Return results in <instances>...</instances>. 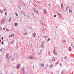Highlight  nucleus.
<instances>
[{
  "instance_id": "1",
  "label": "nucleus",
  "mask_w": 74,
  "mask_h": 74,
  "mask_svg": "<svg viewBox=\"0 0 74 74\" xmlns=\"http://www.w3.org/2000/svg\"><path fill=\"white\" fill-rule=\"evenodd\" d=\"M34 58L33 57H32L31 56H29L28 57V59H34Z\"/></svg>"
},
{
  "instance_id": "2",
  "label": "nucleus",
  "mask_w": 74,
  "mask_h": 74,
  "mask_svg": "<svg viewBox=\"0 0 74 74\" xmlns=\"http://www.w3.org/2000/svg\"><path fill=\"white\" fill-rule=\"evenodd\" d=\"M15 36V35L14 34H12L9 36V37H14Z\"/></svg>"
},
{
  "instance_id": "3",
  "label": "nucleus",
  "mask_w": 74,
  "mask_h": 74,
  "mask_svg": "<svg viewBox=\"0 0 74 74\" xmlns=\"http://www.w3.org/2000/svg\"><path fill=\"white\" fill-rule=\"evenodd\" d=\"M5 49L2 48L0 49L1 51H5Z\"/></svg>"
},
{
  "instance_id": "4",
  "label": "nucleus",
  "mask_w": 74,
  "mask_h": 74,
  "mask_svg": "<svg viewBox=\"0 0 74 74\" xmlns=\"http://www.w3.org/2000/svg\"><path fill=\"white\" fill-rule=\"evenodd\" d=\"M69 7H70V6H69V5H68L66 9V11H67V10L68 9H69Z\"/></svg>"
},
{
  "instance_id": "5",
  "label": "nucleus",
  "mask_w": 74,
  "mask_h": 74,
  "mask_svg": "<svg viewBox=\"0 0 74 74\" xmlns=\"http://www.w3.org/2000/svg\"><path fill=\"white\" fill-rule=\"evenodd\" d=\"M44 14H47V10H45V9H44Z\"/></svg>"
},
{
  "instance_id": "6",
  "label": "nucleus",
  "mask_w": 74,
  "mask_h": 74,
  "mask_svg": "<svg viewBox=\"0 0 74 74\" xmlns=\"http://www.w3.org/2000/svg\"><path fill=\"white\" fill-rule=\"evenodd\" d=\"M14 25L15 26H18V23H14Z\"/></svg>"
},
{
  "instance_id": "7",
  "label": "nucleus",
  "mask_w": 74,
  "mask_h": 74,
  "mask_svg": "<svg viewBox=\"0 0 74 74\" xmlns=\"http://www.w3.org/2000/svg\"><path fill=\"white\" fill-rule=\"evenodd\" d=\"M25 70V68H23V73H24V71Z\"/></svg>"
},
{
  "instance_id": "8",
  "label": "nucleus",
  "mask_w": 74,
  "mask_h": 74,
  "mask_svg": "<svg viewBox=\"0 0 74 74\" xmlns=\"http://www.w3.org/2000/svg\"><path fill=\"white\" fill-rule=\"evenodd\" d=\"M34 10L35 12H37V13H38V11H37V10H35V9H34Z\"/></svg>"
},
{
  "instance_id": "9",
  "label": "nucleus",
  "mask_w": 74,
  "mask_h": 74,
  "mask_svg": "<svg viewBox=\"0 0 74 74\" xmlns=\"http://www.w3.org/2000/svg\"><path fill=\"white\" fill-rule=\"evenodd\" d=\"M69 11L70 13H71V12H72V11H71V9H69Z\"/></svg>"
},
{
  "instance_id": "10",
  "label": "nucleus",
  "mask_w": 74,
  "mask_h": 74,
  "mask_svg": "<svg viewBox=\"0 0 74 74\" xmlns=\"http://www.w3.org/2000/svg\"><path fill=\"white\" fill-rule=\"evenodd\" d=\"M69 51H71V47H69Z\"/></svg>"
},
{
  "instance_id": "11",
  "label": "nucleus",
  "mask_w": 74,
  "mask_h": 74,
  "mask_svg": "<svg viewBox=\"0 0 74 74\" xmlns=\"http://www.w3.org/2000/svg\"><path fill=\"white\" fill-rule=\"evenodd\" d=\"M15 15H16V16H18V14L16 13V12H15Z\"/></svg>"
},
{
  "instance_id": "12",
  "label": "nucleus",
  "mask_w": 74,
  "mask_h": 74,
  "mask_svg": "<svg viewBox=\"0 0 74 74\" xmlns=\"http://www.w3.org/2000/svg\"><path fill=\"white\" fill-rule=\"evenodd\" d=\"M14 41L13 40L11 42L10 44H12V43H14Z\"/></svg>"
},
{
  "instance_id": "13",
  "label": "nucleus",
  "mask_w": 74,
  "mask_h": 74,
  "mask_svg": "<svg viewBox=\"0 0 74 74\" xmlns=\"http://www.w3.org/2000/svg\"><path fill=\"white\" fill-rule=\"evenodd\" d=\"M55 60V58L54 57H53L52 61H54Z\"/></svg>"
},
{
  "instance_id": "14",
  "label": "nucleus",
  "mask_w": 74,
  "mask_h": 74,
  "mask_svg": "<svg viewBox=\"0 0 74 74\" xmlns=\"http://www.w3.org/2000/svg\"><path fill=\"white\" fill-rule=\"evenodd\" d=\"M8 54L7 53L6 56V58H8Z\"/></svg>"
},
{
  "instance_id": "15",
  "label": "nucleus",
  "mask_w": 74,
  "mask_h": 74,
  "mask_svg": "<svg viewBox=\"0 0 74 74\" xmlns=\"http://www.w3.org/2000/svg\"><path fill=\"white\" fill-rule=\"evenodd\" d=\"M19 66H20V65L18 64V66H16V68H17V69H18V68H19Z\"/></svg>"
},
{
  "instance_id": "16",
  "label": "nucleus",
  "mask_w": 74,
  "mask_h": 74,
  "mask_svg": "<svg viewBox=\"0 0 74 74\" xmlns=\"http://www.w3.org/2000/svg\"><path fill=\"white\" fill-rule=\"evenodd\" d=\"M53 67V64H51L50 66V67Z\"/></svg>"
},
{
  "instance_id": "17",
  "label": "nucleus",
  "mask_w": 74,
  "mask_h": 74,
  "mask_svg": "<svg viewBox=\"0 0 74 74\" xmlns=\"http://www.w3.org/2000/svg\"><path fill=\"white\" fill-rule=\"evenodd\" d=\"M11 18H10L9 19V22H10L11 21Z\"/></svg>"
},
{
  "instance_id": "18",
  "label": "nucleus",
  "mask_w": 74,
  "mask_h": 74,
  "mask_svg": "<svg viewBox=\"0 0 74 74\" xmlns=\"http://www.w3.org/2000/svg\"><path fill=\"white\" fill-rule=\"evenodd\" d=\"M14 55L15 57H16V56H17V54H16V53L14 54Z\"/></svg>"
},
{
  "instance_id": "19",
  "label": "nucleus",
  "mask_w": 74,
  "mask_h": 74,
  "mask_svg": "<svg viewBox=\"0 0 74 74\" xmlns=\"http://www.w3.org/2000/svg\"><path fill=\"white\" fill-rule=\"evenodd\" d=\"M41 66H42V67H44V64H41Z\"/></svg>"
},
{
  "instance_id": "20",
  "label": "nucleus",
  "mask_w": 74,
  "mask_h": 74,
  "mask_svg": "<svg viewBox=\"0 0 74 74\" xmlns=\"http://www.w3.org/2000/svg\"><path fill=\"white\" fill-rule=\"evenodd\" d=\"M0 12H1V13H2V12H3V10H0Z\"/></svg>"
},
{
  "instance_id": "21",
  "label": "nucleus",
  "mask_w": 74,
  "mask_h": 74,
  "mask_svg": "<svg viewBox=\"0 0 74 74\" xmlns=\"http://www.w3.org/2000/svg\"><path fill=\"white\" fill-rule=\"evenodd\" d=\"M35 35H36V33H34V34L33 37H35Z\"/></svg>"
},
{
  "instance_id": "22",
  "label": "nucleus",
  "mask_w": 74,
  "mask_h": 74,
  "mask_svg": "<svg viewBox=\"0 0 74 74\" xmlns=\"http://www.w3.org/2000/svg\"><path fill=\"white\" fill-rule=\"evenodd\" d=\"M49 40H50V39H49V38H48V40H47V41H49Z\"/></svg>"
},
{
  "instance_id": "23",
  "label": "nucleus",
  "mask_w": 74,
  "mask_h": 74,
  "mask_svg": "<svg viewBox=\"0 0 74 74\" xmlns=\"http://www.w3.org/2000/svg\"><path fill=\"white\" fill-rule=\"evenodd\" d=\"M64 59H65V60H67V57H65Z\"/></svg>"
},
{
  "instance_id": "24",
  "label": "nucleus",
  "mask_w": 74,
  "mask_h": 74,
  "mask_svg": "<svg viewBox=\"0 0 74 74\" xmlns=\"http://www.w3.org/2000/svg\"><path fill=\"white\" fill-rule=\"evenodd\" d=\"M41 50L40 51V53H38V54L39 55H40V53H41Z\"/></svg>"
},
{
  "instance_id": "25",
  "label": "nucleus",
  "mask_w": 74,
  "mask_h": 74,
  "mask_svg": "<svg viewBox=\"0 0 74 74\" xmlns=\"http://www.w3.org/2000/svg\"><path fill=\"white\" fill-rule=\"evenodd\" d=\"M4 21V20H2L1 21V23H3V22Z\"/></svg>"
},
{
  "instance_id": "26",
  "label": "nucleus",
  "mask_w": 74,
  "mask_h": 74,
  "mask_svg": "<svg viewBox=\"0 0 74 74\" xmlns=\"http://www.w3.org/2000/svg\"><path fill=\"white\" fill-rule=\"evenodd\" d=\"M63 5L62 4H61V8H63Z\"/></svg>"
},
{
  "instance_id": "27",
  "label": "nucleus",
  "mask_w": 74,
  "mask_h": 74,
  "mask_svg": "<svg viewBox=\"0 0 74 74\" xmlns=\"http://www.w3.org/2000/svg\"><path fill=\"white\" fill-rule=\"evenodd\" d=\"M42 48H44V46L43 45H42Z\"/></svg>"
},
{
  "instance_id": "28",
  "label": "nucleus",
  "mask_w": 74,
  "mask_h": 74,
  "mask_svg": "<svg viewBox=\"0 0 74 74\" xmlns=\"http://www.w3.org/2000/svg\"><path fill=\"white\" fill-rule=\"evenodd\" d=\"M55 49H54V51L53 52V53H54V54H55Z\"/></svg>"
},
{
  "instance_id": "29",
  "label": "nucleus",
  "mask_w": 74,
  "mask_h": 74,
  "mask_svg": "<svg viewBox=\"0 0 74 74\" xmlns=\"http://www.w3.org/2000/svg\"><path fill=\"white\" fill-rule=\"evenodd\" d=\"M27 34V33H25L24 34V35H26Z\"/></svg>"
},
{
  "instance_id": "30",
  "label": "nucleus",
  "mask_w": 74,
  "mask_h": 74,
  "mask_svg": "<svg viewBox=\"0 0 74 74\" xmlns=\"http://www.w3.org/2000/svg\"><path fill=\"white\" fill-rule=\"evenodd\" d=\"M6 31H9V30L8 29H6Z\"/></svg>"
},
{
  "instance_id": "31",
  "label": "nucleus",
  "mask_w": 74,
  "mask_h": 74,
  "mask_svg": "<svg viewBox=\"0 0 74 74\" xmlns=\"http://www.w3.org/2000/svg\"><path fill=\"white\" fill-rule=\"evenodd\" d=\"M4 11H6V9H5V8H4Z\"/></svg>"
},
{
  "instance_id": "32",
  "label": "nucleus",
  "mask_w": 74,
  "mask_h": 74,
  "mask_svg": "<svg viewBox=\"0 0 74 74\" xmlns=\"http://www.w3.org/2000/svg\"><path fill=\"white\" fill-rule=\"evenodd\" d=\"M12 61L14 60V59L13 58L12 59Z\"/></svg>"
},
{
  "instance_id": "33",
  "label": "nucleus",
  "mask_w": 74,
  "mask_h": 74,
  "mask_svg": "<svg viewBox=\"0 0 74 74\" xmlns=\"http://www.w3.org/2000/svg\"><path fill=\"white\" fill-rule=\"evenodd\" d=\"M56 15H54V17H56Z\"/></svg>"
},
{
  "instance_id": "34",
  "label": "nucleus",
  "mask_w": 74,
  "mask_h": 74,
  "mask_svg": "<svg viewBox=\"0 0 74 74\" xmlns=\"http://www.w3.org/2000/svg\"><path fill=\"white\" fill-rule=\"evenodd\" d=\"M1 44H4V43H3V42H2Z\"/></svg>"
},
{
  "instance_id": "35",
  "label": "nucleus",
  "mask_w": 74,
  "mask_h": 74,
  "mask_svg": "<svg viewBox=\"0 0 74 74\" xmlns=\"http://www.w3.org/2000/svg\"><path fill=\"white\" fill-rule=\"evenodd\" d=\"M34 69V66H33V69Z\"/></svg>"
},
{
  "instance_id": "36",
  "label": "nucleus",
  "mask_w": 74,
  "mask_h": 74,
  "mask_svg": "<svg viewBox=\"0 0 74 74\" xmlns=\"http://www.w3.org/2000/svg\"><path fill=\"white\" fill-rule=\"evenodd\" d=\"M63 72H62L61 73V74H63Z\"/></svg>"
},
{
  "instance_id": "37",
  "label": "nucleus",
  "mask_w": 74,
  "mask_h": 74,
  "mask_svg": "<svg viewBox=\"0 0 74 74\" xmlns=\"http://www.w3.org/2000/svg\"><path fill=\"white\" fill-rule=\"evenodd\" d=\"M5 14L6 15H7V13H6V12L5 13Z\"/></svg>"
},
{
  "instance_id": "38",
  "label": "nucleus",
  "mask_w": 74,
  "mask_h": 74,
  "mask_svg": "<svg viewBox=\"0 0 74 74\" xmlns=\"http://www.w3.org/2000/svg\"><path fill=\"white\" fill-rule=\"evenodd\" d=\"M1 39H2V40H3V37H2L1 38Z\"/></svg>"
},
{
  "instance_id": "39",
  "label": "nucleus",
  "mask_w": 74,
  "mask_h": 74,
  "mask_svg": "<svg viewBox=\"0 0 74 74\" xmlns=\"http://www.w3.org/2000/svg\"><path fill=\"white\" fill-rule=\"evenodd\" d=\"M60 66H61V64H60Z\"/></svg>"
},
{
  "instance_id": "40",
  "label": "nucleus",
  "mask_w": 74,
  "mask_h": 74,
  "mask_svg": "<svg viewBox=\"0 0 74 74\" xmlns=\"http://www.w3.org/2000/svg\"><path fill=\"white\" fill-rule=\"evenodd\" d=\"M3 30H5V28H3Z\"/></svg>"
},
{
  "instance_id": "41",
  "label": "nucleus",
  "mask_w": 74,
  "mask_h": 74,
  "mask_svg": "<svg viewBox=\"0 0 74 74\" xmlns=\"http://www.w3.org/2000/svg\"><path fill=\"white\" fill-rule=\"evenodd\" d=\"M56 55H57V53H56Z\"/></svg>"
},
{
  "instance_id": "42",
  "label": "nucleus",
  "mask_w": 74,
  "mask_h": 74,
  "mask_svg": "<svg viewBox=\"0 0 74 74\" xmlns=\"http://www.w3.org/2000/svg\"><path fill=\"white\" fill-rule=\"evenodd\" d=\"M59 14V15H60V16H61V15L60 14Z\"/></svg>"
},
{
  "instance_id": "43",
  "label": "nucleus",
  "mask_w": 74,
  "mask_h": 74,
  "mask_svg": "<svg viewBox=\"0 0 74 74\" xmlns=\"http://www.w3.org/2000/svg\"><path fill=\"white\" fill-rule=\"evenodd\" d=\"M71 46H72V47H74L73 46V45H72Z\"/></svg>"
},
{
  "instance_id": "44",
  "label": "nucleus",
  "mask_w": 74,
  "mask_h": 74,
  "mask_svg": "<svg viewBox=\"0 0 74 74\" xmlns=\"http://www.w3.org/2000/svg\"><path fill=\"white\" fill-rule=\"evenodd\" d=\"M46 37H47V36H45L44 37V38H46Z\"/></svg>"
},
{
  "instance_id": "45",
  "label": "nucleus",
  "mask_w": 74,
  "mask_h": 74,
  "mask_svg": "<svg viewBox=\"0 0 74 74\" xmlns=\"http://www.w3.org/2000/svg\"><path fill=\"white\" fill-rule=\"evenodd\" d=\"M0 42H1V40L0 39Z\"/></svg>"
},
{
  "instance_id": "46",
  "label": "nucleus",
  "mask_w": 74,
  "mask_h": 74,
  "mask_svg": "<svg viewBox=\"0 0 74 74\" xmlns=\"http://www.w3.org/2000/svg\"><path fill=\"white\" fill-rule=\"evenodd\" d=\"M49 5L50 6V5H51V4H50Z\"/></svg>"
},
{
  "instance_id": "47",
  "label": "nucleus",
  "mask_w": 74,
  "mask_h": 74,
  "mask_svg": "<svg viewBox=\"0 0 74 74\" xmlns=\"http://www.w3.org/2000/svg\"><path fill=\"white\" fill-rule=\"evenodd\" d=\"M11 74H13V73H11Z\"/></svg>"
},
{
  "instance_id": "48",
  "label": "nucleus",
  "mask_w": 74,
  "mask_h": 74,
  "mask_svg": "<svg viewBox=\"0 0 74 74\" xmlns=\"http://www.w3.org/2000/svg\"><path fill=\"white\" fill-rule=\"evenodd\" d=\"M24 15H25V14H24Z\"/></svg>"
},
{
  "instance_id": "49",
  "label": "nucleus",
  "mask_w": 74,
  "mask_h": 74,
  "mask_svg": "<svg viewBox=\"0 0 74 74\" xmlns=\"http://www.w3.org/2000/svg\"><path fill=\"white\" fill-rule=\"evenodd\" d=\"M18 7H19V6H18Z\"/></svg>"
},
{
  "instance_id": "50",
  "label": "nucleus",
  "mask_w": 74,
  "mask_h": 74,
  "mask_svg": "<svg viewBox=\"0 0 74 74\" xmlns=\"http://www.w3.org/2000/svg\"><path fill=\"white\" fill-rule=\"evenodd\" d=\"M47 67H48V65H47Z\"/></svg>"
},
{
  "instance_id": "51",
  "label": "nucleus",
  "mask_w": 74,
  "mask_h": 74,
  "mask_svg": "<svg viewBox=\"0 0 74 74\" xmlns=\"http://www.w3.org/2000/svg\"><path fill=\"white\" fill-rule=\"evenodd\" d=\"M63 42H64V41H63Z\"/></svg>"
},
{
  "instance_id": "52",
  "label": "nucleus",
  "mask_w": 74,
  "mask_h": 74,
  "mask_svg": "<svg viewBox=\"0 0 74 74\" xmlns=\"http://www.w3.org/2000/svg\"><path fill=\"white\" fill-rule=\"evenodd\" d=\"M56 27H57V26H56Z\"/></svg>"
},
{
  "instance_id": "53",
  "label": "nucleus",
  "mask_w": 74,
  "mask_h": 74,
  "mask_svg": "<svg viewBox=\"0 0 74 74\" xmlns=\"http://www.w3.org/2000/svg\"><path fill=\"white\" fill-rule=\"evenodd\" d=\"M1 74H2V73H1Z\"/></svg>"
}]
</instances>
